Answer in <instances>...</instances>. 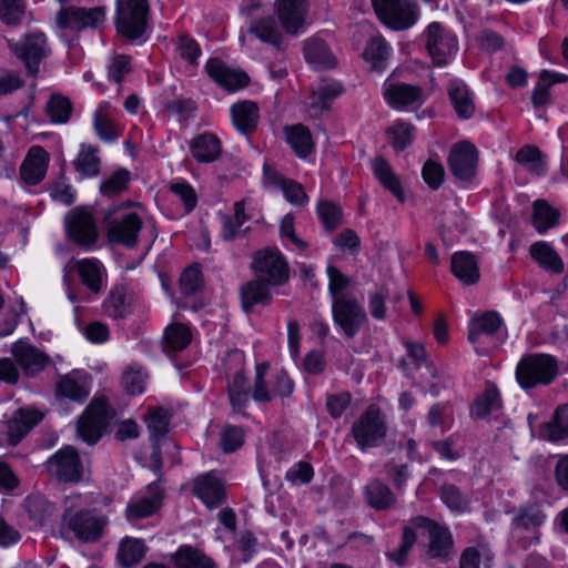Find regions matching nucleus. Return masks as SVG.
Returning a JSON list of instances; mask_svg holds the SVG:
<instances>
[{"label":"nucleus","instance_id":"f257e3e1","mask_svg":"<svg viewBox=\"0 0 568 568\" xmlns=\"http://www.w3.org/2000/svg\"><path fill=\"white\" fill-rule=\"evenodd\" d=\"M114 417L115 410L105 399H93L77 422L78 437L89 446L95 445Z\"/></svg>","mask_w":568,"mask_h":568},{"label":"nucleus","instance_id":"f03ea898","mask_svg":"<svg viewBox=\"0 0 568 568\" xmlns=\"http://www.w3.org/2000/svg\"><path fill=\"white\" fill-rule=\"evenodd\" d=\"M558 373V364L555 357L547 354L527 355L520 359L516 367L518 384L529 389L537 385L550 384Z\"/></svg>","mask_w":568,"mask_h":568},{"label":"nucleus","instance_id":"7ed1b4c3","mask_svg":"<svg viewBox=\"0 0 568 568\" xmlns=\"http://www.w3.org/2000/svg\"><path fill=\"white\" fill-rule=\"evenodd\" d=\"M148 0H118L115 27L129 40L142 37L146 29Z\"/></svg>","mask_w":568,"mask_h":568},{"label":"nucleus","instance_id":"20e7f679","mask_svg":"<svg viewBox=\"0 0 568 568\" xmlns=\"http://www.w3.org/2000/svg\"><path fill=\"white\" fill-rule=\"evenodd\" d=\"M377 17L388 27L402 30L417 19V8L410 0H372Z\"/></svg>","mask_w":568,"mask_h":568},{"label":"nucleus","instance_id":"39448f33","mask_svg":"<svg viewBox=\"0 0 568 568\" xmlns=\"http://www.w3.org/2000/svg\"><path fill=\"white\" fill-rule=\"evenodd\" d=\"M332 313L335 324L349 338L354 337L367 322L363 306L351 295L335 297L332 304Z\"/></svg>","mask_w":568,"mask_h":568},{"label":"nucleus","instance_id":"423d86ee","mask_svg":"<svg viewBox=\"0 0 568 568\" xmlns=\"http://www.w3.org/2000/svg\"><path fill=\"white\" fill-rule=\"evenodd\" d=\"M48 473L60 483H78L82 479L83 466L77 449L65 446L45 463Z\"/></svg>","mask_w":568,"mask_h":568},{"label":"nucleus","instance_id":"0eeeda50","mask_svg":"<svg viewBox=\"0 0 568 568\" xmlns=\"http://www.w3.org/2000/svg\"><path fill=\"white\" fill-rule=\"evenodd\" d=\"M352 433L362 450L377 446L378 442L386 435V425L378 408L369 406L354 423Z\"/></svg>","mask_w":568,"mask_h":568},{"label":"nucleus","instance_id":"6e6552de","mask_svg":"<svg viewBox=\"0 0 568 568\" xmlns=\"http://www.w3.org/2000/svg\"><path fill=\"white\" fill-rule=\"evenodd\" d=\"M253 268L258 277L273 285H282L288 280V265L277 248L256 252Z\"/></svg>","mask_w":568,"mask_h":568},{"label":"nucleus","instance_id":"1a4fd4ad","mask_svg":"<svg viewBox=\"0 0 568 568\" xmlns=\"http://www.w3.org/2000/svg\"><path fill=\"white\" fill-rule=\"evenodd\" d=\"M9 47L24 62L27 71L31 75L38 73L40 61L49 52L45 36L42 32L29 33L20 42L9 41Z\"/></svg>","mask_w":568,"mask_h":568},{"label":"nucleus","instance_id":"9d476101","mask_svg":"<svg viewBox=\"0 0 568 568\" xmlns=\"http://www.w3.org/2000/svg\"><path fill=\"white\" fill-rule=\"evenodd\" d=\"M68 236L82 247L95 244L99 232L90 212L84 209H74L65 217Z\"/></svg>","mask_w":568,"mask_h":568},{"label":"nucleus","instance_id":"9b49d317","mask_svg":"<svg viewBox=\"0 0 568 568\" xmlns=\"http://www.w3.org/2000/svg\"><path fill=\"white\" fill-rule=\"evenodd\" d=\"M477 162L478 152L468 141L455 144L448 156L450 172L462 181H470L475 176Z\"/></svg>","mask_w":568,"mask_h":568},{"label":"nucleus","instance_id":"f8f14e48","mask_svg":"<svg viewBox=\"0 0 568 568\" xmlns=\"http://www.w3.org/2000/svg\"><path fill=\"white\" fill-rule=\"evenodd\" d=\"M104 18L103 7L91 9L67 7L57 14V26L61 29L82 30L88 27H97Z\"/></svg>","mask_w":568,"mask_h":568},{"label":"nucleus","instance_id":"ddd939ff","mask_svg":"<svg viewBox=\"0 0 568 568\" xmlns=\"http://www.w3.org/2000/svg\"><path fill=\"white\" fill-rule=\"evenodd\" d=\"M145 422L148 424L150 439L152 440L153 448L149 467L154 473L159 474L162 468L160 440L161 438H164L166 433L169 432L170 416L161 407L151 408L149 409V413L145 416Z\"/></svg>","mask_w":568,"mask_h":568},{"label":"nucleus","instance_id":"4468645a","mask_svg":"<svg viewBox=\"0 0 568 568\" xmlns=\"http://www.w3.org/2000/svg\"><path fill=\"white\" fill-rule=\"evenodd\" d=\"M109 241L133 248L138 244L142 220L136 213L125 214L122 220L106 222Z\"/></svg>","mask_w":568,"mask_h":568},{"label":"nucleus","instance_id":"2eb2a0df","mask_svg":"<svg viewBox=\"0 0 568 568\" xmlns=\"http://www.w3.org/2000/svg\"><path fill=\"white\" fill-rule=\"evenodd\" d=\"M11 353L29 377L42 372L50 362V357L44 352L23 341L16 342L11 347Z\"/></svg>","mask_w":568,"mask_h":568},{"label":"nucleus","instance_id":"dca6fc26","mask_svg":"<svg viewBox=\"0 0 568 568\" xmlns=\"http://www.w3.org/2000/svg\"><path fill=\"white\" fill-rule=\"evenodd\" d=\"M105 524L104 517L89 510H81L70 518L68 526L79 540L93 542L102 536Z\"/></svg>","mask_w":568,"mask_h":568},{"label":"nucleus","instance_id":"f3484780","mask_svg":"<svg viewBox=\"0 0 568 568\" xmlns=\"http://www.w3.org/2000/svg\"><path fill=\"white\" fill-rule=\"evenodd\" d=\"M427 50L434 62L438 65L445 64L447 58L456 50L454 39L444 34L443 28L438 22H433L426 31Z\"/></svg>","mask_w":568,"mask_h":568},{"label":"nucleus","instance_id":"a211bd4d","mask_svg":"<svg viewBox=\"0 0 568 568\" xmlns=\"http://www.w3.org/2000/svg\"><path fill=\"white\" fill-rule=\"evenodd\" d=\"M206 71L216 83L229 91H235L248 83V77L245 72L230 69L217 58L207 61Z\"/></svg>","mask_w":568,"mask_h":568},{"label":"nucleus","instance_id":"6ab92c4d","mask_svg":"<svg viewBox=\"0 0 568 568\" xmlns=\"http://www.w3.org/2000/svg\"><path fill=\"white\" fill-rule=\"evenodd\" d=\"M306 13V0H277L278 18L286 32L291 34H296L303 27Z\"/></svg>","mask_w":568,"mask_h":568},{"label":"nucleus","instance_id":"aec40b11","mask_svg":"<svg viewBox=\"0 0 568 568\" xmlns=\"http://www.w3.org/2000/svg\"><path fill=\"white\" fill-rule=\"evenodd\" d=\"M42 419V414L32 408L18 409L8 422V440L16 446Z\"/></svg>","mask_w":568,"mask_h":568},{"label":"nucleus","instance_id":"412c9836","mask_svg":"<svg viewBox=\"0 0 568 568\" xmlns=\"http://www.w3.org/2000/svg\"><path fill=\"white\" fill-rule=\"evenodd\" d=\"M49 162L47 151L41 146H32L21 165L22 180L31 185L38 184L45 175Z\"/></svg>","mask_w":568,"mask_h":568},{"label":"nucleus","instance_id":"4be33fe9","mask_svg":"<svg viewBox=\"0 0 568 568\" xmlns=\"http://www.w3.org/2000/svg\"><path fill=\"white\" fill-rule=\"evenodd\" d=\"M193 493L209 507H217L225 498V489L220 479L205 474L199 476L193 486Z\"/></svg>","mask_w":568,"mask_h":568},{"label":"nucleus","instance_id":"5701e85b","mask_svg":"<svg viewBox=\"0 0 568 568\" xmlns=\"http://www.w3.org/2000/svg\"><path fill=\"white\" fill-rule=\"evenodd\" d=\"M271 285V283L257 276L241 287L242 307L245 313H250L255 304H270L272 300Z\"/></svg>","mask_w":568,"mask_h":568},{"label":"nucleus","instance_id":"b1692460","mask_svg":"<svg viewBox=\"0 0 568 568\" xmlns=\"http://www.w3.org/2000/svg\"><path fill=\"white\" fill-rule=\"evenodd\" d=\"M231 115L234 126L244 134H250L257 128L260 113L255 102L245 100L234 103Z\"/></svg>","mask_w":568,"mask_h":568},{"label":"nucleus","instance_id":"393cba45","mask_svg":"<svg viewBox=\"0 0 568 568\" xmlns=\"http://www.w3.org/2000/svg\"><path fill=\"white\" fill-rule=\"evenodd\" d=\"M450 267L453 274L466 285H473L479 280L477 261L470 252L462 251L453 254Z\"/></svg>","mask_w":568,"mask_h":568},{"label":"nucleus","instance_id":"a878e982","mask_svg":"<svg viewBox=\"0 0 568 568\" xmlns=\"http://www.w3.org/2000/svg\"><path fill=\"white\" fill-rule=\"evenodd\" d=\"M450 102L462 119H469L475 112V103L467 85L460 80H453L448 84Z\"/></svg>","mask_w":568,"mask_h":568},{"label":"nucleus","instance_id":"bb28decb","mask_svg":"<svg viewBox=\"0 0 568 568\" xmlns=\"http://www.w3.org/2000/svg\"><path fill=\"white\" fill-rule=\"evenodd\" d=\"M191 151L199 162L210 163L220 156L221 142L214 134L203 133L192 141Z\"/></svg>","mask_w":568,"mask_h":568},{"label":"nucleus","instance_id":"cd10ccee","mask_svg":"<svg viewBox=\"0 0 568 568\" xmlns=\"http://www.w3.org/2000/svg\"><path fill=\"white\" fill-rule=\"evenodd\" d=\"M368 505L376 510H386L396 503L390 488L379 479L372 480L365 488Z\"/></svg>","mask_w":568,"mask_h":568},{"label":"nucleus","instance_id":"c85d7f7f","mask_svg":"<svg viewBox=\"0 0 568 568\" xmlns=\"http://www.w3.org/2000/svg\"><path fill=\"white\" fill-rule=\"evenodd\" d=\"M531 257L544 270L559 274L564 271V263L557 252L546 242H536L530 246Z\"/></svg>","mask_w":568,"mask_h":568},{"label":"nucleus","instance_id":"c756f323","mask_svg":"<svg viewBox=\"0 0 568 568\" xmlns=\"http://www.w3.org/2000/svg\"><path fill=\"white\" fill-rule=\"evenodd\" d=\"M384 95L392 106H405L420 100L422 89L407 83H392Z\"/></svg>","mask_w":568,"mask_h":568},{"label":"nucleus","instance_id":"7c9ffc66","mask_svg":"<svg viewBox=\"0 0 568 568\" xmlns=\"http://www.w3.org/2000/svg\"><path fill=\"white\" fill-rule=\"evenodd\" d=\"M373 170L375 176L384 187L390 191L397 200L403 203L405 201L404 191L398 176L394 173L389 163L384 158L377 156L373 160Z\"/></svg>","mask_w":568,"mask_h":568},{"label":"nucleus","instance_id":"2f4dec72","mask_svg":"<svg viewBox=\"0 0 568 568\" xmlns=\"http://www.w3.org/2000/svg\"><path fill=\"white\" fill-rule=\"evenodd\" d=\"M371 71L382 72L387 67L389 47L382 37L372 38L363 52Z\"/></svg>","mask_w":568,"mask_h":568},{"label":"nucleus","instance_id":"473e14b6","mask_svg":"<svg viewBox=\"0 0 568 568\" xmlns=\"http://www.w3.org/2000/svg\"><path fill=\"white\" fill-rule=\"evenodd\" d=\"M67 267L77 268L82 283L93 293L102 288V277L99 263L93 260H72Z\"/></svg>","mask_w":568,"mask_h":568},{"label":"nucleus","instance_id":"72a5a7b5","mask_svg":"<svg viewBox=\"0 0 568 568\" xmlns=\"http://www.w3.org/2000/svg\"><path fill=\"white\" fill-rule=\"evenodd\" d=\"M286 141L300 158H306L313 151V140L310 130L303 124L285 126Z\"/></svg>","mask_w":568,"mask_h":568},{"label":"nucleus","instance_id":"f704fd0d","mask_svg":"<svg viewBox=\"0 0 568 568\" xmlns=\"http://www.w3.org/2000/svg\"><path fill=\"white\" fill-rule=\"evenodd\" d=\"M304 55L308 63L315 68L326 69L335 64L334 57L325 42L317 38L305 41Z\"/></svg>","mask_w":568,"mask_h":568},{"label":"nucleus","instance_id":"c9c22d12","mask_svg":"<svg viewBox=\"0 0 568 568\" xmlns=\"http://www.w3.org/2000/svg\"><path fill=\"white\" fill-rule=\"evenodd\" d=\"M540 436L551 442H559L568 437V405L556 409L552 419L541 427Z\"/></svg>","mask_w":568,"mask_h":568},{"label":"nucleus","instance_id":"e433bc0d","mask_svg":"<svg viewBox=\"0 0 568 568\" xmlns=\"http://www.w3.org/2000/svg\"><path fill=\"white\" fill-rule=\"evenodd\" d=\"M191 338V332L185 325L181 323L172 324L165 329L163 351L169 355L181 352L190 344Z\"/></svg>","mask_w":568,"mask_h":568},{"label":"nucleus","instance_id":"4c0bfd02","mask_svg":"<svg viewBox=\"0 0 568 568\" xmlns=\"http://www.w3.org/2000/svg\"><path fill=\"white\" fill-rule=\"evenodd\" d=\"M429 545L427 554L432 558H446L453 547L452 535L446 527L433 526L428 534Z\"/></svg>","mask_w":568,"mask_h":568},{"label":"nucleus","instance_id":"58836bf2","mask_svg":"<svg viewBox=\"0 0 568 568\" xmlns=\"http://www.w3.org/2000/svg\"><path fill=\"white\" fill-rule=\"evenodd\" d=\"M248 31L263 42L270 43L278 50L281 49L283 37L274 18L267 17L255 21Z\"/></svg>","mask_w":568,"mask_h":568},{"label":"nucleus","instance_id":"ea45409f","mask_svg":"<svg viewBox=\"0 0 568 568\" xmlns=\"http://www.w3.org/2000/svg\"><path fill=\"white\" fill-rule=\"evenodd\" d=\"M501 403L497 387L494 384H488L485 392L474 400L471 414L476 418H484L493 410L499 409Z\"/></svg>","mask_w":568,"mask_h":568},{"label":"nucleus","instance_id":"a19ab883","mask_svg":"<svg viewBox=\"0 0 568 568\" xmlns=\"http://www.w3.org/2000/svg\"><path fill=\"white\" fill-rule=\"evenodd\" d=\"M178 568H216L213 560L192 547H182L174 557Z\"/></svg>","mask_w":568,"mask_h":568},{"label":"nucleus","instance_id":"79ce46f5","mask_svg":"<svg viewBox=\"0 0 568 568\" xmlns=\"http://www.w3.org/2000/svg\"><path fill=\"white\" fill-rule=\"evenodd\" d=\"M98 150L91 145H82L77 159L73 162L75 171L82 178H90L99 174L100 159Z\"/></svg>","mask_w":568,"mask_h":568},{"label":"nucleus","instance_id":"37998d69","mask_svg":"<svg viewBox=\"0 0 568 568\" xmlns=\"http://www.w3.org/2000/svg\"><path fill=\"white\" fill-rule=\"evenodd\" d=\"M559 211L551 207L547 201L537 200L534 203L532 223L539 233L554 227L559 220Z\"/></svg>","mask_w":568,"mask_h":568},{"label":"nucleus","instance_id":"c03bdc74","mask_svg":"<svg viewBox=\"0 0 568 568\" xmlns=\"http://www.w3.org/2000/svg\"><path fill=\"white\" fill-rule=\"evenodd\" d=\"M503 321L497 312L489 311L484 313L471 322L468 339L470 343H476L481 333L494 334L501 325Z\"/></svg>","mask_w":568,"mask_h":568},{"label":"nucleus","instance_id":"a18cd8bd","mask_svg":"<svg viewBox=\"0 0 568 568\" xmlns=\"http://www.w3.org/2000/svg\"><path fill=\"white\" fill-rule=\"evenodd\" d=\"M161 507V496L159 494L152 497H143L136 501L130 503L126 507V518L132 521L152 516Z\"/></svg>","mask_w":568,"mask_h":568},{"label":"nucleus","instance_id":"49530a36","mask_svg":"<svg viewBox=\"0 0 568 568\" xmlns=\"http://www.w3.org/2000/svg\"><path fill=\"white\" fill-rule=\"evenodd\" d=\"M24 508L30 518L37 524L42 525L44 520L53 513L54 505L51 504L44 496L32 495L27 497Z\"/></svg>","mask_w":568,"mask_h":568},{"label":"nucleus","instance_id":"de8ad7c7","mask_svg":"<svg viewBox=\"0 0 568 568\" xmlns=\"http://www.w3.org/2000/svg\"><path fill=\"white\" fill-rule=\"evenodd\" d=\"M516 161L537 175L542 174L546 168L544 155L535 145L523 146L516 154Z\"/></svg>","mask_w":568,"mask_h":568},{"label":"nucleus","instance_id":"09e8293b","mask_svg":"<svg viewBox=\"0 0 568 568\" xmlns=\"http://www.w3.org/2000/svg\"><path fill=\"white\" fill-rule=\"evenodd\" d=\"M145 555V546L142 540L125 538L119 547L118 557L123 566L138 564Z\"/></svg>","mask_w":568,"mask_h":568},{"label":"nucleus","instance_id":"8fccbe9b","mask_svg":"<svg viewBox=\"0 0 568 568\" xmlns=\"http://www.w3.org/2000/svg\"><path fill=\"white\" fill-rule=\"evenodd\" d=\"M342 93V85L336 82L322 83L316 91L313 92L312 109L328 110L329 102Z\"/></svg>","mask_w":568,"mask_h":568},{"label":"nucleus","instance_id":"3c124183","mask_svg":"<svg viewBox=\"0 0 568 568\" xmlns=\"http://www.w3.org/2000/svg\"><path fill=\"white\" fill-rule=\"evenodd\" d=\"M72 111L71 102L61 94H52L47 103V113L53 122L65 123Z\"/></svg>","mask_w":568,"mask_h":568},{"label":"nucleus","instance_id":"603ef678","mask_svg":"<svg viewBox=\"0 0 568 568\" xmlns=\"http://www.w3.org/2000/svg\"><path fill=\"white\" fill-rule=\"evenodd\" d=\"M104 307L109 316L113 318L124 317L129 311L128 297L123 288L115 287L111 291L104 302Z\"/></svg>","mask_w":568,"mask_h":568},{"label":"nucleus","instance_id":"864d4df0","mask_svg":"<svg viewBox=\"0 0 568 568\" xmlns=\"http://www.w3.org/2000/svg\"><path fill=\"white\" fill-rule=\"evenodd\" d=\"M203 281L200 268L192 265L184 270L180 277L181 292L186 295H194L202 290Z\"/></svg>","mask_w":568,"mask_h":568},{"label":"nucleus","instance_id":"5fc2aeb1","mask_svg":"<svg viewBox=\"0 0 568 568\" xmlns=\"http://www.w3.org/2000/svg\"><path fill=\"white\" fill-rule=\"evenodd\" d=\"M414 126L399 122L387 129V134L393 136L392 145L397 152L404 151L413 141Z\"/></svg>","mask_w":568,"mask_h":568},{"label":"nucleus","instance_id":"6e6d98bb","mask_svg":"<svg viewBox=\"0 0 568 568\" xmlns=\"http://www.w3.org/2000/svg\"><path fill=\"white\" fill-rule=\"evenodd\" d=\"M317 213L325 229L329 232L335 230L342 222L341 209L329 201H321L317 205Z\"/></svg>","mask_w":568,"mask_h":568},{"label":"nucleus","instance_id":"4d7b16f0","mask_svg":"<svg viewBox=\"0 0 568 568\" xmlns=\"http://www.w3.org/2000/svg\"><path fill=\"white\" fill-rule=\"evenodd\" d=\"M416 541V534L413 528L404 527L400 546L393 551H388L387 557L398 566H404L407 555Z\"/></svg>","mask_w":568,"mask_h":568},{"label":"nucleus","instance_id":"13d9d810","mask_svg":"<svg viewBox=\"0 0 568 568\" xmlns=\"http://www.w3.org/2000/svg\"><path fill=\"white\" fill-rule=\"evenodd\" d=\"M442 500L455 511H464L467 508L468 501L462 491L455 485H443L440 487Z\"/></svg>","mask_w":568,"mask_h":568},{"label":"nucleus","instance_id":"bf43d9fd","mask_svg":"<svg viewBox=\"0 0 568 568\" xmlns=\"http://www.w3.org/2000/svg\"><path fill=\"white\" fill-rule=\"evenodd\" d=\"M545 515L537 506H529L514 519L516 528L531 529L536 528L544 521Z\"/></svg>","mask_w":568,"mask_h":568},{"label":"nucleus","instance_id":"052dcab7","mask_svg":"<svg viewBox=\"0 0 568 568\" xmlns=\"http://www.w3.org/2000/svg\"><path fill=\"white\" fill-rule=\"evenodd\" d=\"M130 180V173L125 169L116 170L108 180H105L101 186V193L104 195H112L120 193L126 187Z\"/></svg>","mask_w":568,"mask_h":568},{"label":"nucleus","instance_id":"680f3d73","mask_svg":"<svg viewBox=\"0 0 568 568\" xmlns=\"http://www.w3.org/2000/svg\"><path fill=\"white\" fill-rule=\"evenodd\" d=\"M57 392L61 396L69 397L78 402H82L88 397V392L74 379L68 376L62 377L58 382Z\"/></svg>","mask_w":568,"mask_h":568},{"label":"nucleus","instance_id":"e2e57ef3","mask_svg":"<svg viewBox=\"0 0 568 568\" xmlns=\"http://www.w3.org/2000/svg\"><path fill=\"white\" fill-rule=\"evenodd\" d=\"M389 297V290L385 285H381L376 292L371 294L368 308L371 315L375 320H384L386 317L385 300Z\"/></svg>","mask_w":568,"mask_h":568},{"label":"nucleus","instance_id":"0e129e2a","mask_svg":"<svg viewBox=\"0 0 568 568\" xmlns=\"http://www.w3.org/2000/svg\"><path fill=\"white\" fill-rule=\"evenodd\" d=\"M1 19L7 24H17L23 16L21 0H1Z\"/></svg>","mask_w":568,"mask_h":568},{"label":"nucleus","instance_id":"69168bd1","mask_svg":"<svg viewBox=\"0 0 568 568\" xmlns=\"http://www.w3.org/2000/svg\"><path fill=\"white\" fill-rule=\"evenodd\" d=\"M94 130L105 141H113L118 136L113 122L102 110H98L94 114Z\"/></svg>","mask_w":568,"mask_h":568},{"label":"nucleus","instance_id":"338daca9","mask_svg":"<svg viewBox=\"0 0 568 568\" xmlns=\"http://www.w3.org/2000/svg\"><path fill=\"white\" fill-rule=\"evenodd\" d=\"M243 429L239 426H229L226 427L221 437V445L225 453H231L236 450L243 445Z\"/></svg>","mask_w":568,"mask_h":568},{"label":"nucleus","instance_id":"774afa93","mask_svg":"<svg viewBox=\"0 0 568 568\" xmlns=\"http://www.w3.org/2000/svg\"><path fill=\"white\" fill-rule=\"evenodd\" d=\"M424 181L434 190L438 189L444 180V168L442 164L428 160L423 166Z\"/></svg>","mask_w":568,"mask_h":568}]
</instances>
